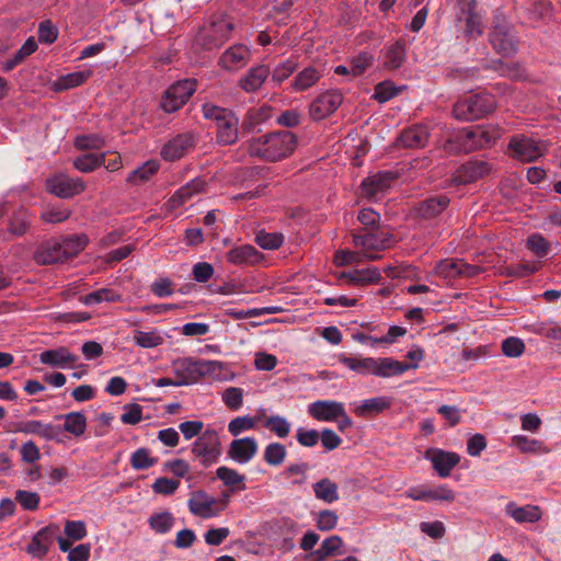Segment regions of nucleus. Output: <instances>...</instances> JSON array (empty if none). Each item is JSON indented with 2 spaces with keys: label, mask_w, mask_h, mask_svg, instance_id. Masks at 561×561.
I'll use <instances>...</instances> for the list:
<instances>
[{
  "label": "nucleus",
  "mask_w": 561,
  "mask_h": 561,
  "mask_svg": "<svg viewBox=\"0 0 561 561\" xmlns=\"http://www.w3.org/2000/svg\"><path fill=\"white\" fill-rule=\"evenodd\" d=\"M243 146L251 157L275 162L287 158L295 151L297 138L293 133L282 130L252 138Z\"/></svg>",
  "instance_id": "nucleus-1"
},
{
  "label": "nucleus",
  "mask_w": 561,
  "mask_h": 561,
  "mask_svg": "<svg viewBox=\"0 0 561 561\" xmlns=\"http://www.w3.org/2000/svg\"><path fill=\"white\" fill-rule=\"evenodd\" d=\"M339 362L359 375H373L380 378H389L393 376H400L403 373L415 369L416 364H409L396 360L391 357H359V356H347L340 355Z\"/></svg>",
  "instance_id": "nucleus-2"
},
{
  "label": "nucleus",
  "mask_w": 561,
  "mask_h": 561,
  "mask_svg": "<svg viewBox=\"0 0 561 561\" xmlns=\"http://www.w3.org/2000/svg\"><path fill=\"white\" fill-rule=\"evenodd\" d=\"M495 107L496 101L493 94L479 92L459 99L454 104L453 114L460 121H474L484 117Z\"/></svg>",
  "instance_id": "nucleus-3"
},
{
  "label": "nucleus",
  "mask_w": 561,
  "mask_h": 561,
  "mask_svg": "<svg viewBox=\"0 0 561 561\" xmlns=\"http://www.w3.org/2000/svg\"><path fill=\"white\" fill-rule=\"evenodd\" d=\"M220 368V363L215 360L181 358L172 364V371L181 386L193 385L203 376L214 374Z\"/></svg>",
  "instance_id": "nucleus-4"
},
{
  "label": "nucleus",
  "mask_w": 561,
  "mask_h": 561,
  "mask_svg": "<svg viewBox=\"0 0 561 561\" xmlns=\"http://www.w3.org/2000/svg\"><path fill=\"white\" fill-rule=\"evenodd\" d=\"M396 242L393 234L379 228L367 232L353 233V243L368 260L375 261L379 255L375 252L391 248Z\"/></svg>",
  "instance_id": "nucleus-5"
},
{
  "label": "nucleus",
  "mask_w": 561,
  "mask_h": 561,
  "mask_svg": "<svg viewBox=\"0 0 561 561\" xmlns=\"http://www.w3.org/2000/svg\"><path fill=\"white\" fill-rule=\"evenodd\" d=\"M489 41L496 54L503 57H511L518 49V38L504 18H494L493 26L489 34Z\"/></svg>",
  "instance_id": "nucleus-6"
},
{
  "label": "nucleus",
  "mask_w": 561,
  "mask_h": 561,
  "mask_svg": "<svg viewBox=\"0 0 561 561\" xmlns=\"http://www.w3.org/2000/svg\"><path fill=\"white\" fill-rule=\"evenodd\" d=\"M500 137L501 130L495 126L468 127L460 130L457 135L461 149L466 152L489 147Z\"/></svg>",
  "instance_id": "nucleus-7"
},
{
  "label": "nucleus",
  "mask_w": 561,
  "mask_h": 561,
  "mask_svg": "<svg viewBox=\"0 0 561 561\" xmlns=\"http://www.w3.org/2000/svg\"><path fill=\"white\" fill-rule=\"evenodd\" d=\"M191 453L204 468L216 463L221 455V444L217 431L205 430L192 444Z\"/></svg>",
  "instance_id": "nucleus-8"
},
{
  "label": "nucleus",
  "mask_w": 561,
  "mask_h": 561,
  "mask_svg": "<svg viewBox=\"0 0 561 561\" xmlns=\"http://www.w3.org/2000/svg\"><path fill=\"white\" fill-rule=\"evenodd\" d=\"M233 24L231 21L220 18L204 27L197 35L196 42L205 49H214L222 46L231 35Z\"/></svg>",
  "instance_id": "nucleus-9"
},
{
  "label": "nucleus",
  "mask_w": 561,
  "mask_h": 561,
  "mask_svg": "<svg viewBox=\"0 0 561 561\" xmlns=\"http://www.w3.org/2000/svg\"><path fill=\"white\" fill-rule=\"evenodd\" d=\"M196 90L195 80H181L172 84L162 96L161 108L167 113L179 111Z\"/></svg>",
  "instance_id": "nucleus-10"
},
{
  "label": "nucleus",
  "mask_w": 561,
  "mask_h": 561,
  "mask_svg": "<svg viewBox=\"0 0 561 561\" xmlns=\"http://www.w3.org/2000/svg\"><path fill=\"white\" fill-rule=\"evenodd\" d=\"M494 172V167L491 162L485 160L473 159L467 163L461 164L451 175L450 184L466 185L473 183L480 179L491 175Z\"/></svg>",
  "instance_id": "nucleus-11"
},
{
  "label": "nucleus",
  "mask_w": 561,
  "mask_h": 561,
  "mask_svg": "<svg viewBox=\"0 0 561 561\" xmlns=\"http://www.w3.org/2000/svg\"><path fill=\"white\" fill-rule=\"evenodd\" d=\"M508 149L512 157L520 162H533L546 151L542 144L525 135L513 136Z\"/></svg>",
  "instance_id": "nucleus-12"
},
{
  "label": "nucleus",
  "mask_w": 561,
  "mask_h": 561,
  "mask_svg": "<svg viewBox=\"0 0 561 561\" xmlns=\"http://www.w3.org/2000/svg\"><path fill=\"white\" fill-rule=\"evenodd\" d=\"M476 8V0H459L457 21L465 23V35L468 39H476L483 34L482 18Z\"/></svg>",
  "instance_id": "nucleus-13"
},
{
  "label": "nucleus",
  "mask_w": 561,
  "mask_h": 561,
  "mask_svg": "<svg viewBox=\"0 0 561 561\" xmlns=\"http://www.w3.org/2000/svg\"><path fill=\"white\" fill-rule=\"evenodd\" d=\"M195 142L196 139L193 133L178 134L162 146L160 156L169 162L180 160L195 147Z\"/></svg>",
  "instance_id": "nucleus-14"
},
{
  "label": "nucleus",
  "mask_w": 561,
  "mask_h": 561,
  "mask_svg": "<svg viewBox=\"0 0 561 561\" xmlns=\"http://www.w3.org/2000/svg\"><path fill=\"white\" fill-rule=\"evenodd\" d=\"M46 190L60 198H70L85 190V184L80 178H70L66 174H56L46 181Z\"/></svg>",
  "instance_id": "nucleus-15"
},
{
  "label": "nucleus",
  "mask_w": 561,
  "mask_h": 561,
  "mask_svg": "<svg viewBox=\"0 0 561 561\" xmlns=\"http://www.w3.org/2000/svg\"><path fill=\"white\" fill-rule=\"evenodd\" d=\"M343 103L339 90H329L316 98L309 105V115L313 121H322L334 113Z\"/></svg>",
  "instance_id": "nucleus-16"
},
{
  "label": "nucleus",
  "mask_w": 561,
  "mask_h": 561,
  "mask_svg": "<svg viewBox=\"0 0 561 561\" xmlns=\"http://www.w3.org/2000/svg\"><path fill=\"white\" fill-rule=\"evenodd\" d=\"M215 497L204 490H196L190 494L187 507L192 515L208 519L218 516Z\"/></svg>",
  "instance_id": "nucleus-17"
},
{
  "label": "nucleus",
  "mask_w": 561,
  "mask_h": 561,
  "mask_svg": "<svg viewBox=\"0 0 561 561\" xmlns=\"http://www.w3.org/2000/svg\"><path fill=\"white\" fill-rule=\"evenodd\" d=\"M405 497L414 501H439L451 503L455 501V492L446 484L436 488L414 486L404 492Z\"/></svg>",
  "instance_id": "nucleus-18"
},
{
  "label": "nucleus",
  "mask_w": 561,
  "mask_h": 561,
  "mask_svg": "<svg viewBox=\"0 0 561 561\" xmlns=\"http://www.w3.org/2000/svg\"><path fill=\"white\" fill-rule=\"evenodd\" d=\"M308 413L317 421L333 422L344 415V404L332 400H318L308 407Z\"/></svg>",
  "instance_id": "nucleus-19"
},
{
  "label": "nucleus",
  "mask_w": 561,
  "mask_h": 561,
  "mask_svg": "<svg viewBox=\"0 0 561 561\" xmlns=\"http://www.w3.org/2000/svg\"><path fill=\"white\" fill-rule=\"evenodd\" d=\"M271 69L267 65L252 66L243 76L238 80V87L245 93H254L263 85L268 79Z\"/></svg>",
  "instance_id": "nucleus-20"
},
{
  "label": "nucleus",
  "mask_w": 561,
  "mask_h": 561,
  "mask_svg": "<svg viewBox=\"0 0 561 561\" xmlns=\"http://www.w3.org/2000/svg\"><path fill=\"white\" fill-rule=\"evenodd\" d=\"M257 442L253 437L233 439L228 449V456L238 463H248L256 455Z\"/></svg>",
  "instance_id": "nucleus-21"
},
{
  "label": "nucleus",
  "mask_w": 561,
  "mask_h": 561,
  "mask_svg": "<svg viewBox=\"0 0 561 561\" xmlns=\"http://www.w3.org/2000/svg\"><path fill=\"white\" fill-rule=\"evenodd\" d=\"M426 458L431 460L433 468L442 478L448 477L451 470L460 461V456L458 454L453 451H445L442 449L427 450Z\"/></svg>",
  "instance_id": "nucleus-22"
},
{
  "label": "nucleus",
  "mask_w": 561,
  "mask_h": 561,
  "mask_svg": "<svg viewBox=\"0 0 561 561\" xmlns=\"http://www.w3.org/2000/svg\"><path fill=\"white\" fill-rule=\"evenodd\" d=\"M504 512L518 524H534L542 517V511L538 505L527 504L518 506L514 501H511L505 505Z\"/></svg>",
  "instance_id": "nucleus-23"
},
{
  "label": "nucleus",
  "mask_w": 561,
  "mask_h": 561,
  "mask_svg": "<svg viewBox=\"0 0 561 561\" xmlns=\"http://www.w3.org/2000/svg\"><path fill=\"white\" fill-rule=\"evenodd\" d=\"M250 57V49L245 45H233L221 55L219 64L227 70H238L249 62Z\"/></svg>",
  "instance_id": "nucleus-24"
},
{
  "label": "nucleus",
  "mask_w": 561,
  "mask_h": 561,
  "mask_svg": "<svg viewBox=\"0 0 561 561\" xmlns=\"http://www.w3.org/2000/svg\"><path fill=\"white\" fill-rule=\"evenodd\" d=\"M407 59V44L404 41H397L386 45L381 51L383 68L396 70L400 68Z\"/></svg>",
  "instance_id": "nucleus-25"
},
{
  "label": "nucleus",
  "mask_w": 561,
  "mask_h": 561,
  "mask_svg": "<svg viewBox=\"0 0 561 561\" xmlns=\"http://www.w3.org/2000/svg\"><path fill=\"white\" fill-rule=\"evenodd\" d=\"M449 202L446 195L431 196L419 203L415 213L422 219H434L448 207Z\"/></svg>",
  "instance_id": "nucleus-26"
},
{
  "label": "nucleus",
  "mask_w": 561,
  "mask_h": 561,
  "mask_svg": "<svg viewBox=\"0 0 561 561\" xmlns=\"http://www.w3.org/2000/svg\"><path fill=\"white\" fill-rule=\"evenodd\" d=\"M239 118L231 112L222 122L216 127V140L221 146H230L237 142L239 137Z\"/></svg>",
  "instance_id": "nucleus-27"
},
{
  "label": "nucleus",
  "mask_w": 561,
  "mask_h": 561,
  "mask_svg": "<svg viewBox=\"0 0 561 561\" xmlns=\"http://www.w3.org/2000/svg\"><path fill=\"white\" fill-rule=\"evenodd\" d=\"M206 182L201 178H195L182 187H180L171 197L170 203L173 207H180L190 202L195 195L204 193Z\"/></svg>",
  "instance_id": "nucleus-28"
},
{
  "label": "nucleus",
  "mask_w": 561,
  "mask_h": 561,
  "mask_svg": "<svg viewBox=\"0 0 561 561\" xmlns=\"http://www.w3.org/2000/svg\"><path fill=\"white\" fill-rule=\"evenodd\" d=\"M381 278V274L377 267H367L362 270H354L351 272H343L340 274L339 279H345L352 285H368L378 283Z\"/></svg>",
  "instance_id": "nucleus-29"
},
{
  "label": "nucleus",
  "mask_w": 561,
  "mask_h": 561,
  "mask_svg": "<svg viewBox=\"0 0 561 561\" xmlns=\"http://www.w3.org/2000/svg\"><path fill=\"white\" fill-rule=\"evenodd\" d=\"M428 129L424 125H414L401 133L398 141L405 148L424 147L428 139Z\"/></svg>",
  "instance_id": "nucleus-30"
},
{
  "label": "nucleus",
  "mask_w": 561,
  "mask_h": 561,
  "mask_svg": "<svg viewBox=\"0 0 561 561\" xmlns=\"http://www.w3.org/2000/svg\"><path fill=\"white\" fill-rule=\"evenodd\" d=\"M35 260L43 265L65 262L61 247L58 240L43 243L35 253Z\"/></svg>",
  "instance_id": "nucleus-31"
},
{
  "label": "nucleus",
  "mask_w": 561,
  "mask_h": 561,
  "mask_svg": "<svg viewBox=\"0 0 561 561\" xmlns=\"http://www.w3.org/2000/svg\"><path fill=\"white\" fill-rule=\"evenodd\" d=\"M39 359L45 365L64 368L69 364H73L77 360V356L71 354L67 347H58L44 351L41 353Z\"/></svg>",
  "instance_id": "nucleus-32"
},
{
  "label": "nucleus",
  "mask_w": 561,
  "mask_h": 561,
  "mask_svg": "<svg viewBox=\"0 0 561 561\" xmlns=\"http://www.w3.org/2000/svg\"><path fill=\"white\" fill-rule=\"evenodd\" d=\"M323 68L321 66H309L297 73L291 87L296 91H305L313 87L322 77Z\"/></svg>",
  "instance_id": "nucleus-33"
},
{
  "label": "nucleus",
  "mask_w": 561,
  "mask_h": 561,
  "mask_svg": "<svg viewBox=\"0 0 561 561\" xmlns=\"http://www.w3.org/2000/svg\"><path fill=\"white\" fill-rule=\"evenodd\" d=\"M16 431L24 434L37 435L47 440L54 439L58 434V430L54 425L45 424L37 420L19 423Z\"/></svg>",
  "instance_id": "nucleus-34"
},
{
  "label": "nucleus",
  "mask_w": 561,
  "mask_h": 561,
  "mask_svg": "<svg viewBox=\"0 0 561 561\" xmlns=\"http://www.w3.org/2000/svg\"><path fill=\"white\" fill-rule=\"evenodd\" d=\"M261 253L250 244L236 247L228 252V260L233 264L252 265L261 260Z\"/></svg>",
  "instance_id": "nucleus-35"
},
{
  "label": "nucleus",
  "mask_w": 561,
  "mask_h": 561,
  "mask_svg": "<svg viewBox=\"0 0 561 561\" xmlns=\"http://www.w3.org/2000/svg\"><path fill=\"white\" fill-rule=\"evenodd\" d=\"M92 76V70H81L58 77L53 82L56 92L70 90L83 84Z\"/></svg>",
  "instance_id": "nucleus-36"
},
{
  "label": "nucleus",
  "mask_w": 561,
  "mask_h": 561,
  "mask_svg": "<svg viewBox=\"0 0 561 561\" xmlns=\"http://www.w3.org/2000/svg\"><path fill=\"white\" fill-rule=\"evenodd\" d=\"M391 407V400L387 397H375L366 399L356 405L354 413L357 416L365 417L371 414H379Z\"/></svg>",
  "instance_id": "nucleus-37"
},
{
  "label": "nucleus",
  "mask_w": 561,
  "mask_h": 561,
  "mask_svg": "<svg viewBox=\"0 0 561 561\" xmlns=\"http://www.w3.org/2000/svg\"><path fill=\"white\" fill-rule=\"evenodd\" d=\"M53 543V530L45 527L34 535L28 545V552L34 557H44Z\"/></svg>",
  "instance_id": "nucleus-38"
},
{
  "label": "nucleus",
  "mask_w": 561,
  "mask_h": 561,
  "mask_svg": "<svg viewBox=\"0 0 561 561\" xmlns=\"http://www.w3.org/2000/svg\"><path fill=\"white\" fill-rule=\"evenodd\" d=\"M314 496L325 503H333L339 500L337 484L329 478H323L312 484Z\"/></svg>",
  "instance_id": "nucleus-39"
},
{
  "label": "nucleus",
  "mask_w": 561,
  "mask_h": 561,
  "mask_svg": "<svg viewBox=\"0 0 561 561\" xmlns=\"http://www.w3.org/2000/svg\"><path fill=\"white\" fill-rule=\"evenodd\" d=\"M273 108L268 104H264L257 108H250L242 122V128L244 130H252L256 125L265 123L272 117Z\"/></svg>",
  "instance_id": "nucleus-40"
},
{
  "label": "nucleus",
  "mask_w": 561,
  "mask_h": 561,
  "mask_svg": "<svg viewBox=\"0 0 561 561\" xmlns=\"http://www.w3.org/2000/svg\"><path fill=\"white\" fill-rule=\"evenodd\" d=\"M262 425L279 438H285L290 433V422L280 415L261 416Z\"/></svg>",
  "instance_id": "nucleus-41"
},
{
  "label": "nucleus",
  "mask_w": 561,
  "mask_h": 561,
  "mask_svg": "<svg viewBox=\"0 0 561 561\" xmlns=\"http://www.w3.org/2000/svg\"><path fill=\"white\" fill-rule=\"evenodd\" d=\"M57 419H65L64 430L76 437L84 434L87 428V417L81 412H70L65 415H58Z\"/></svg>",
  "instance_id": "nucleus-42"
},
{
  "label": "nucleus",
  "mask_w": 561,
  "mask_h": 561,
  "mask_svg": "<svg viewBox=\"0 0 561 561\" xmlns=\"http://www.w3.org/2000/svg\"><path fill=\"white\" fill-rule=\"evenodd\" d=\"M105 152L101 154L85 153L77 157L73 161L75 168L82 173H90L105 163Z\"/></svg>",
  "instance_id": "nucleus-43"
},
{
  "label": "nucleus",
  "mask_w": 561,
  "mask_h": 561,
  "mask_svg": "<svg viewBox=\"0 0 561 561\" xmlns=\"http://www.w3.org/2000/svg\"><path fill=\"white\" fill-rule=\"evenodd\" d=\"M84 234H75L59 241L65 260L78 255L87 245Z\"/></svg>",
  "instance_id": "nucleus-44"
},
{
  "label": "nucleus",
  "mask_w": 561,
  "mask_h": 561,
  "mask_svg": "<svg viewBox=\"0 0 561 561\" xmlns=\"http://www.w3.org/2000/svg\"><path fill=\"white\" fill-rule=\"evenodd\" d=\"M175 523V518L172 515V513L164 511L160 513H153L148 518V525L149 527L156 533V534H167L169 533L173 525Z\"/></svg>",
  "instance_id": "nucleus-45"
},
{
  "label": "nucleus",
  "mask_w": 561,
  "mask_h": 561,
  "mask_svg": "<svg viewBox=\"0 0 561 561\" xmlns=\"http://www.w3.org/2000/svg\"><path fill=\"white\" fill-rule=\"evenodd\" d=\"M159 170V162L156 160H149L145 162L141 167L134 170L127 176L126 181L128 183L138 185L147 182L153 174H156Z\"/></svg>",
  "instance_id": "nucleus-46"
},
{
  "label": "nucleus",
  "mask_w": 561,
  "mask_h": 561,
  "mask_svg": "<svg viewBox=\"0 0 561 561\" xmlns=\"http://www.w3.org/2000/svg\"><path fill=\"white\" fill-rule=\"evenodd\" d=\"M122 296L111 288H101L85 296L80 297V301L87 306L96 305L103 301H121Z\"/></svg>",
  "instance_id": "nucleus-47"
},
{
  "label": "nucleus",
  "mask_w": 561,
  "mask_h": 561,
  "mask_svg": "<svg viewBox=\"0 0 561 561\" xmlns=\"http://www.w3.org/2000/svg\"><path fill=\"white\" fill-rule=\"evenodd\" d=\"M30 225L31 220L28 211L24 208H20L13 214L12 218L10 219L8 230L10 233L16 237H21L27 231Z\"/></svg>",
  "instance_id": "nucleus-48"
},
{
  "label": "nucleus",
  "mask_w": 561,
  "mask_h": 561,
  "mask_svg": "<svg viewBox=\"0 0 561 561\" xmlns=\"http://www.w3.org/2000/svg\"><path fill=\"white\" fill-rule=\"evenodd\" d=\"M257 422H261L260 415L237 416L229 422L228 431L232 436L237 437L244 431H250V430L255 428V425Z\"/></svg>",
  "instance_id": "nucleus-49"
},
{
  "label": "nucleus",
  "mask_w": 561,
  "mask_h": 561,
  "mask_svg": "<svg viewBox=\"0 0 561 561\" xmlns=\"http://www.w3.org/2000/svg\"><path fill=\"white\" fill-rule=\"evenodd\" d=\"M391 178H388L387 174L382 173L371 175L363 181V191L367 196L373 197L388 187V181Z\"/></svg>",
  "instance_id": "nucleus-50"
},
{
  "label": "nucleus",
  "mask_w": 561,
  "mask_h": 561,
  "mask_svg": "<svg viewBox=\"0 0 561 561\" xmlns=\"http://www.w3.org/2000/svg\"><path fill=\"white\" fill-rule=\"evenodd\" d=\"M512 444L522 453H548L549 449L538 439L528 438L525 435H515L512 437Z\"/></svg>",
  "instance_id": "nucleus-51"
},
{
  "label": "nucleus",
  "mask_w": 561,
  "mask_h": 561,
  "mask_svg": "<svg viewBox=\"0 0 561 561\" xmlns=\"http://www.w3.org/2000/svg\"><path fill=\"white\" fill-rule=\"evenodd\" d=\"M287 455L286 447L280 443L268 444L263 453V459L270 466H279L284 462Z\"/></svg>",
  "instance_id": "nucleus-52"
},
{
  "label": "nucleus",
  "mask_w": 561,
  "mask_h": 561,
  "mask_svg": "<svg viewBox=\"0 0 561 561\" xmlns=\"http://www.w3.org/2000/svg\"><path fill=\"white\" fill-rule=\"evenodd\" d=\"M298 62L294 58H289L284 62L277 65L273 71H271V81L276 85H279L283 81L289 78L297 69Z\"/></svg>",
  "instance_id": "nucleus-53"
},
{
  "label": "nucleus",
  "mask_w": 561,
  "mask_h": 561,
  "mask_svg": "<svg viewBox=\"0 0 561 561\" xmlns=\"http://www.w3.org/2000/svg\"><path fill=\"white\" fill-rule=\"evenodd\" d=\"M134 341L137 345L144 348L157 347L163 343L162 335L157 330L134 332Z\"/></svg>",
  "instance_id": "nucleus-54"
},
{
  "label": "nucleus",
  "mask_w": 561,
  "mask_h": 561,
  "mask_svg": "<svg viewBox=\"0 0 561 561\" xmlns=\"http://www.w3.org/2000/svg\"><path fill=\"white\" fill-rule=\"evenodd\" d=\"M216 477L222 481V483L227 486H236L241 484L239 490H244L245 485L243 484L244 476L239 473L237 470L231 469L226 466H221L216 470Z\"/></svg>",
  "instance_id": "nucleus-55"
},
{
  "label": "nucleus",
  "mask_w": 561,
  "mask_h": 561,
  "mask_svg": "<svg viewBox=\"0 0 561 561\" xmlns=\"http://www.w3.org/2000/svg\"><path fill=\"white\" fill-rule=\"evenodd\" d=\"M129 461L135 470H146L154 466L158 459L150 456L149 449L141 447L131 454Z\"/></svg>",
  "instance_id": "nucleus-56"
},
{
  "label": "nucleus",
  "mask_w": 561,
  "mask_h": 561,
  "mask_svg": "<svg viewBox=\"0 0 561 561\" xmlns=\"http://www.w3.org/2000/svg\"><path fill=\"white\" fill-rule=\"evenodd\" d=\"M541 267L539 262H524L505 267L504 274L511 277H526L536 273Z\"/></svg>",
  "instance_id": "nucleus-57"
},
{
  "label": "nucleus",
  "mask_w": 561,
  "mask_h": 561,
  "mask_svg": "<svg viewBox=\"0 0 561 561\" xmlns=\"http://www.w3.org/2000/svg\"><path fill=\"white\" fill-rule=\"evenodd\" d=\"M73 144L78 150L101 149L105 145V139L99 134L79 135Z\"/></svg>",
  "instance_id": "nucleus-58"
},
{
  "label": "nucleus",
  "mask_w": 561,
  "mask_h": 561,
  "mask_svg": "<svg viewBox=\"0 0 561 561\" xmlns=\"http://www.w3.org/2000/svg\"><path fill=\"white\" fill-rule=\"evenodd\" d=\"M259 247L265 250H276L284 242V236L278 232L260 231L255 237Z\"/></svg>",
  "instance_id": "nucleus-59"
},
{
  "label": "nucleus",
  "mask_w": 561,
  "mask_h": 561,
  "mask_svg": "<svg viewBox=\"0 0 561 561\" xmlns=\"http://www.w3.org/2000/svg\"><path fill=\"white\" fill-rule=\"evenodd\" d=\"M231 112L232 111L229 108L220 107L213 103H205L202 105L204 118L214 122L216 127L222 122V119L228 117Z\"/></svg>",
  "instance_id": "nucleus-60"
},
{
  "label": "nucleus",
  "mask_w": 561,
  "mask_h": 561,
  "mask_svg": "<svg viewBox=\"0 0 561 561\" xmlns=\"http://www.w3.org/2000/svg\"><path fill=\"white\" fill-rule=\"evenodd\" d=\"M342 546V538L340 536L333 535L322 541L320 548L314 552V554L319 559H324L327 557L336 554Z\"/></svg>",
  "instance_id": "nucleus-61"
},
{
  "label": "nucleus",
  "mask_w": 561,
  "mask_h": 561,
  "mask_svg": "<svg viewBox=\"0 0 561 561\" xmlns=\"http://www.w3.org/2000/svg\"><path fill=\"white\" fill-rule=\"evenodd\" d=\"M399 91L392 81H382L375 87L373 99L379 103H385L398 95Z\"/></svg>",
  "instance_id": "nucleus-62"
},
{
  "label": "nucleus",
  "mask_w": 561,
  "mask_h": 561,
  "mask_svg": "<svg viewBox=\"0 0 561 561\" xmlns=\"http://www.w3.org/2000/svg\"><path fill=\"white\" fill-rule=\"evenodd\" d=\"M434 273L444 279L459 277V260H443L434 268Z\"/></svg>",
  "instance_id": "nucleus-63"
},
{
  "label": "nucleus",
  "mask_w": 561,
  "mask_h": 561,
  "mask_svg": "<svg viewBox=\"0 0 561 561\" xmlns=\"http://www.w3.org/2000/svg\"><path fill=\"white\" fill-rule=\"evenodd\" d=\"M527 249L538 257H545L550 250V243L539 233H534L527 239Z\"/></svg>",
  "instance_id": "nucleus-64"
}]
</instances>
